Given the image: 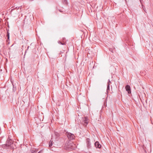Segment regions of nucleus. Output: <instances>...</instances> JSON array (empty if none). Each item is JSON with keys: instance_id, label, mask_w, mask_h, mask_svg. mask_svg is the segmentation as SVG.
Wrapping results in <instances>:
<instances>
[{"instance_id": "obj_12", "label": "nucleus", "mask_w": 153, "mask_h": 153, "mask_svg": "<svg viewBox=\"0 0 153 153\" xmlns=\"http://www.w3.org/2000/svg\"><path fill=\"white\" fill-rule=\"evenodd\" d=\"M55 135L57 137H58L59 136V133L57 132H54Z\"/></svg>"}, {"instance_id": "obj_2", "label": "nucleus", "mask_w": 153, "mask_h": 153, "mask_svg": "<svg viewBox=\"0 0 153 153\" xmlns=\"http://www.w3.org/2000/svg\"><path fill=\"white\" fill-rule=\"evenodd\" d=\"M66 135L68 138L70 140H73L75 138V136L74 135L70 132H66Z\"/></svg>"}, {"instance_id": "obj_10", "label": "nucleus", "mask_w": 153, "mask_h": 153, "mask_svg": "<svg viewBox=\"0 0 153 153\" xmlns=\"http://www.w3.org/2000/svg\"><path fill=\"white\" fill-rule=\"evenodd\" d=\"M63 4L65 5H67L68 4L67 0H63L62 1Z\"/></svg>"}, {"instance_id": "obj_14", "label": "nucleus", "mask_w": 153, "mask_h": 153, "mask_svg": "<svg viewBox=\"0 0 153 153\" xmlns=\"http://www.w3.org/2000/svg\"><path fill=\"white\" fill-rule=\"evenodd\" d=\"M58 43L59 44H61L62 45H65V42H61V41H58Z\"/></svg>"}, {"instance_id": "obj_16", "label": "nucleus", "mask_w": 153, "mask_h": 153, "mask_svg": "<svg viewBox=\"0 0 153 153\" xmlns=\"http://www.w3.org/2000/svg\"><path fill=\"white\" fill-rule=\"evenodd\" d=\"M143 10H144V11L145 12L147 13L146 10V8H145V7H143Z\"/></svg>"}, {"instance_id": "obj_7", "label": "nucleus", "mask_w": 153, "mask_h": 153, "mask_svg": "<svg viewBox=\"0 0 153 153\" xmlns=\"http://www.w3.org/2000/svg\"><path fill=\"white\" fill-rule=\"evenodd\" d=\"M94 145L97 148H100L101 147V145L98 141H96L95 144Z\"/></svg>"}, {"instance_id": "obj_13", "label": "nucleus", "mask_w": 153, "mask_h": 153, "mask_svg": "<svg viewBox=\"0 0 153 153\" xmlns=\"http://www.w3.org/2000/svg\"><path fill=\"white\" fill-rule=\"evenodd\" d=\"M53 144V141L51 140L49 143V146L51 147L52 146Z\"/></svg>"}, {"instance_id": "obj_3", "label": "nucleus", "mask_w": 153, "mask_h": 153, "mask_svg": "<svg viewBox=\"0 0 153 153\" xmlns=\"http://www.w3.org/2000/svg\"><path fill=\"white\" fill-rule=\"evenodd\" d=\"M83 124L84 126H86L88 122V119L87 117H84L83 118Z\"/></svg>"}, {"instance_id": "obj_21", "label": "nucleus", "mask_w": 153, "mask_h": 153, "mask_svg": "<svg viewBox=\"0 0 153 153\" xmlns=\"http://www.w3.org/2000/svg\"><path fill=\"white\" fill-rule=\"evenodd\" d=\"M111 52H113V51H112V50H111Z\"/></svg>"}, {"instance_id": "obj_15", "label": "nucleus", "mask_w": 153, "mask_h": 153, "mask_svg": "<svg viewBox=\"0 0 153 153\" xmlns=\"http://www.w3.org/2000/svg\"><path fill=\"white\" fill-rule=\"evenodd\" d=\"M19 7H16L15 8H14L12 9L11 10V12H12V11H13V10H14L15 9H18Z\"/></svg>"}, {"instance_id": "obj_19", "label": "nucleus", "mask_w": 153, "mask_h": 153, "mask_svg": "<svg viewBox=\"0 0 153 153\" xmlns=\"http://www.w3.org/2000/svg\"><path fill=\"white\" fill-rule=\"evenodd\" d=\"M29 46H28V47H27V49H28V48H29Z\"/></svg>"}, {"instance_id": "obj_8", "label": "nucleus", "mask_w": 153, "mask_h": 153, "mask_svg": "<svg viewBox=\"0 0 153 153\" xmlns=\"http://www.w3.org/2000/svg\"><path fill=\"white\" fill-rule=\"evenodd\" d=\"M30 151L32 153H36L38 151V149L33 148L31 149Z\"/></svg>"}, {"instance_id": "obj_1", "label": "nucleus", "mask_w": 153, "mask_h": 153, "mask_svg": "<svg viewBox=\"0 0 153 153\" xmlns=\"http://www.w3.org/2000/svg\"><path fill=\"white\" fill-rule=\"evenodd\" d=\"M75 147V144L71 141L66 142L65 146V149L68 150H74Z\"/></svg>"}, {"instance_id": "obj_5", "label": "nucleus", "mask_w": 153, "mask_h": 153, "mask_svg": "<svg viewBox=\"0 0 153 153\" xmlns=\"http://www.w3.org/2000/svg\"><path fill=\"white\" fill-rule=\"evenodd\" d=\"M125 88L126 90L128 92V94L131 93L130 87L129 85H126L125 87Z\"/></svg>"}, {"instance_id": "obj_17", "label": "nucleus", "mask_w": 153, "mask_h": 153, "mask_svg": "<svg viewBox=\"0 0 153 153\" xmlns=\"http://www.w3.org/2000/svg\"><path fill=\"white\" fill-rule=\"evenodd\" d=\"M111 83V81H110V80L109 79H108V84H110Z\"/></svg>"}, {"instance_id": "obj_4", "label": "nucleus", "mask_w": 153, "mask_h": 153, "mask_svg": "<svg viewBox=\"0 0 153 153\" xmlns=\"http://www.w3.org/2000/svg\"><path fill=\"white\" fill-rule=\"evenodd\" d=\"M86 141L87 147L89 148H90L91 147V143L90 142V139L88 138L86 139Z\"/></svg>"}, {"instance_id": "obj_22", "label": "nucleus", "mask_w": 153, "mask_h": 153, "mask_svg": "<svg viewBox=\"0 0 153 153\" xmlns=\"http://www.w3.org/2000/svg\"><path fill=\"white\" fill-rule=\"evenodd\" d=\"M26 52H27V51H25V53H26Z\"/></svg>"}, {"instance_id": "obj_18", "label": "nucleus", "mask_w": 153, "mask_h": 153, "mask_svg": "<svg viewBox=\"0 0 153 153\" xmlns=\"http://www.w3.org/2000/svg\"><path fill=\"white\" fill-rule=\"evenodd\" d=\"M42 150L39 151L38 153H41L42 152Z\"/></svg>"}, {"instance_id": "obj_9", "label": "nucleus", "mask_w": 153, "mask_h": 153, "mask_svg": "<svg viewBox=\"0 0 153 153\" xmlns=\"http://www.w3.org/2000/svg\"><path fill=\"white\" fill-rule=\"evenodd\" d=\"M7 42H8L10 38V33H9L8 31H7Z\"/></svg>"}, {"instance_id": "obj_11", "label": "nucleus", "mask_w": 153, "mask_h": 153, "mask_svg": "<svg viewBox=\"0 0 153 153\" xmlns=\"http://www.w3.org/2000/svg\"><path fill=\"white\" fill-rule=\"evenodd\" d=\"M110 85V84H107V92H108V91L109 90V85Z\"/></svg>"}, {"instance_id": "obj_6", "label": "nucleus", "mask_w": 153, "mask_h": 153, "mask_svg": "<svg viewBox=\"0 0 153 153\" xmlns=\"http://www.w3.org/2000/svg\"><path fill=\"white\" fill-rule=\"evenodd\" d=\"M13 143V141L11 139H8L7 140V145L8 146H9L11 145Z\"/></svg>"}, {"instance_id": "obj_20", "label": "nucleus", "mask_w": 153, "mask_h": 153, "mask_svg": "<svg viewBox=\"0 0 153 153\" xmlns=\"http://www.w3.org/2000/svg\"><path fill=\"white\" fill-rule=\"evenodd\" d=\"M111 52H113V51H112V50H111Z\"/></svg>"}]
</instances>
